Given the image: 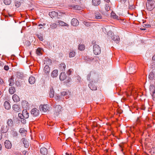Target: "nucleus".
Listing matches in <instances>:
<instances>
[{
    "label": "nucleus",
    "instance_id": "nucleus-26",
    "mask_svg": "<svg viewBox=\"0 0 155 155\" xmlns=\"http://www.w3.org/2000/svg\"><path fill=\"white\" fill-rule=\"evenodd\" d=\"M94 74V73L93 72H91L88 74L87 76V79L88 81H90L93 79V75Z\"/></svg>",
    "mask_w": 155,
    "mask_h": 155
},
{
    "label": "nucleus",
    "instance_id": "nucleus-28",
    "mask_svg": "<svg viewBox=\"0 0 155 155\" xmlns=\"http://www.w3.org/2000/svg\"><path fill=\"white\" fill-rule=\"evenodd\" d=\"M58 71L57 70H54L51 73V76L53 77H56L58 76Z\"/></svg>",
    "mask_w": 155,
    "mask_h": 155
},
{
    "label": "nucleus",
    "instance_id": "nucleus-10",
    "mask_svg": "<svg viewBox=\"0 0 155 155\" xmlns=\"http://www.w3.org/2000/svg\"><path fill=\"white\" fill-rule=\"evenodd\" d=\"M4 144L5 148L7 149H9L12 147V143L8 140H6Z\"/></svg>",
    "mask_w": 155,
    "mask_h": 155
},
{
    "label": "nucleus",
    "instance_id": "nucleus-16",
    "mask_svg": "<svg viewBox=\"0 0 155 155\" xmlns=\"http://www.w3.org/2000/svg\"><path fill=\"white\" fill-rule=\"evenodd\" d=\"M93 5L95 6H98L101 3V0H92V2Z\"/></svg>",
    "mask_w": 155,
    "mask_h": 155
},
{
    "label": "nucleus",
    "instance_id": "nucleus-60",
    "mask_svg": "<svg viewBox=\"0 0 155 155\" xmlns=\"http://www.w3.org/2000/svg\"><path fill=\"white\" fill-rule=\"evenodd\" d=\"M137 122H139L140 121H139V119L138 118L137 120Z\"/></svg>",
    "mask_w": 155,
    "mask_h": 155
},
{
    "label": "nucleus",
    "instance_id": "nucleus-25",
    "mask_svg": "<svg viewBox=\"0 0 155 155\" xmlns=\"http://www.w3.org/2000/svg\"><path fill=\"white\" fill-rule=\"evenodd\" d=\"M12 108L13 110L16 112H18L20 111V108L18 106L17 104H14Z\"/></svg>",
    "mask_w": 155,
    "mask_h": 155
},
{
    "label": "nucleus",
    "instance_id": "nucleus-8",
    "mask_svg": "<svg viewBox=\"0 0 155 155\" xmlns=\"http://www.w3.org/2000/svg\"><path fill=\"white\" fill-rule=\"evenodd\" d=\"M39 108L41 110H42L44 112H46L48 110V107L47 104L43 105H41L39 106Z\"/></svg>",
    "mask_w": 155,
    "mask_h": 155
},
{
    "label": "nucleus",
    "instance_id": "nucleus-11",
    "mask_svg": "<svg viewBox=\"0 0 155 155\" xmlns=\"http://www.w3.org/2000/svg\"><path fill=\"white\" fill-rule=\"evenodd\" d=\"M135 67L133 65H130L129 69V73L130 74H133L135 72Z\"/></svg>",
    "mask_w": 155,
    "mask_h": 155
},
{
    "label": "nucleus",
    "instance_id": "nucleus-31",
    "mask_svg": "<svg viewBox=\"0 0 155 155\" xmlns=\"http://www.w3.org/2000/svg\"><path fill=\"white\" fill-rule=\"evenodd\" d=\"M75 52L73 50L70 51L69 54V57L70 58L73 57L75 56Z\"/></svg>",
    "mask_w": 155,
    "mask_h": 155
},
{
    "label": "nucleus",
    "instance_id": "nucleus-36",
    "mask_svg": "<svg viewBox=\"0 0 155 155\" xmlns=\"http://www.w3.org/2000/svg\"><path fill=\"white\" fill-rule=\"evenodd\" d=\"M8 81L9 82V85L10 86H12L14 85V82L13 79L12 78H10L8 80Z\"/></svg>",
    "mask_w": 155,
    "mask_h": 155
},
{
    "label": "nucleus",
    "instance_id": "nucleus-44",
    "mask_svg": "<svg viewBox=\"0 0 155 155\" xmlns=\"http://www.w3.org/2000/svg\"><path fill=\"white\" fill-rule=\"evenodd\" d=\"M20 119H21V121L22 123L24 124L26 123L25 118L22 117L21 118H20Z\"/></svg>",
    "mask_w": 155,
    "mask_h": 155
},
{
    "label": "nucleus",
    "instance_id": "nucleus-37",
    "mask_svg": "<svg viewBox=\"0 0 155 155\" xmlns=\"http://www.w3.org/2000/svg\"><path fill=\"white\" fill-rule=\"evenodd\" d=\"M60 67L62 70H65L66 68L65 64L64 63H62L60 64Z\"/></svg>",
    "mask_w": 155,
    "mask_h": 155
},
{
    "label": "nucleus",
    "instance_id": "nucleus-48",
    "mask_svg": "<svg viewBox=\"0 0 155 155\" xmlns=\"http://www.w3.org/2000/svg\"><path fill=\"white\" fill-rule=\"evenodd\" d=\"M4 69L6 71H8L9 69V68L8 66L7 65H5L4 67Z\"/></svg>",
    "mask_w": 155,
    "mask_h": 155
},
{
    "label": "nucleus",
    "instance_id": "nucleus-14",
    "mask_svg": "<svg viewBox=\"0 0 155 155\" xmlns=\"http://www.w3.org/2000/svg\"><path fill=\"white\" fill-rule=\"evenodd\" d=\"M57 23H58V25L61 26H68L69 25L66 23H65L64 21L61 20H58L56 21Z\"/></svg>",
    "mask_w": 155,
    "mask_h": 155
},
{
    "label": "nucleus",
    "instance_id": "nucleus-38",
    "mask_svg": "<svg viewBox=\"0 0 155 155\" xmlns=\"http://www.w3.org/2000/svg\"><path fill=\"white\" fill-rule=\"evenodd\" d=\"M105 8V9L107 11H109L110 10V6L109 4L108 3V4H106Z\"/></svg>",
    "mask_w": 155,
    "mask_h": 155
},
{
    "label": "nucleus",
    "instance_id": "nucleus-51",
    "mask_svg": "<svg viewBox=\"0 0 155 155\" xmlns=\"http://www.w3.org/2000/svg\"><path fill=\"white\" fill-rule=\"evenodd\" d=\"M3 83V81L2 79H0V84H2Z\"/></svg>",
    "mask_w": 155,
    "mask_h": 155
},
{
    "label": "nucleus",
    "instance_id": "nucleus-49",
    "mask_svg": "<svg viewBox=\"0 0 155 155\" xmlns=\"http://www.w3.org/2000/svg\"><path fill=\"white\" fill-rule=\"evenodd\" d=\"M143 27L146 28H149L150 27V25L148 24H144Z\"/></svg>",
    "mask_w": 155,
    "mask_h": 155
},
{
    "label": "nucleus",
    "instance_id": "nucleus-33",
    "mask_svg": "<svg viewBox=\"0 0 155 155\" xmlns=\"http://www.w3.org/2000/svg\"><path fill=\"white\" fill-rule=\"evenodd\" d=\"M85 47L84 45L83 44H79L78 46V49L81 51L84 49Z\"/></svg>",
    "mask_w": 155,
    "mask_h": 155
},
{
    "label": "nucleus",
    "instance_id": "nucleus-2",
    "mask_svg": "<svg viewBox=\"0 0 155 155\" xmlns=\"http://www.w3.org/2000/svg\"><path fill=\"white\" fill-rule=\"evenodd\" d=\"M93 49L94 53L96 55H98L101 53V48L99 45L97 44L94 45Z\"/></svg>",
    "mask_w": 155,
    "mask_h": 155
},
{
    "label": "nucleus",
    "instance_id": "nucleus-24",
    "mask_svg": "<svg viewBox=\"0 0 155 155\" xmlns=\"http://www.w3.org/2000/svg\"><path fill=\"white\" fill-rule=\"evenodd\" d=\"M54 90L53 87H51L50 88L49 94L50 97L53 98L54 97Z\"/></svg>",
    "mask_w": 155,
    "mask_h": 155
},
{
    "label": "nucleus",
    "instance_id": "nucleus-5",
    "mask_svg": "<svg viewBox=\"0 0 155 155\" xmlns=\"http://www.w3.org/2000/svg\"><path fill=\"white\" fill-rule=\"evenodd\" d=\"M31 114L33 116L37 117L39 115V111L38 109L34 108L31 110Z\"/></svg>",
    "mask_w": 155,
    "mask_h": 155
},
{
    "label": "nucleus",
    "instance_id": "nucleus-39",
    "mask_svg": "<svg viewBox=\"0 0 155 155\" xmlns=\"http://www.w3.org/2000/svg\"><path fill=\"white\" fill-rule=\"evenodd\" d=\"M4 3L6 5L10 4L11 2V0H4Z\"/></svg>",
    "mask_w": 155,
    "mask_h": 155
},
{
    "label": "nucleus",
    "instance_id": "nucleus-58",
    "mask_svg": "<svg viewBox=\"0 0 155 155\" xmlns=\"http://www.w3.org/2000/svg\"><path fill=\"white\" fill-rule=\"evenodd\" d=\"M2 149V145L0 144V150H1Z\"/></svg>",
    "mask_w": 155,
    "mask_h": 155
},
{
    "label": "nucleus",
    "instance_id": "nucleus-45",
    "mask_svg": "<svg viewBox=\"0 0 155 155\" xmlns=\"http://www.w3.org/2000/svg\"><path fill=\"white\" fill-rule=\"evenodd\" d=\"M17 77L18 78H21L23 77V75L21 74L20 72H18L17 73Z\"/></svg>",
    "mask_w": 155,
    "mask_h": 155
},
{
    "label": "nucleus",
    "instance_id": "nucleus-29",
    "mask_svg": "<svg viewBox=\"0 0 155 155\" xmlns=\"http://www.w3.org/2000/svg\"><path fill=\"white\" fill-rule=\"evenodd\" d=\"M7 124L8 126L9 127H12L13 124V121L11 119H8L7 121Z\"/></svg>",
    "mask_w": 155,
    "mask_h": 155
},
{
    "label": "nucleus",
    "instance_id": "nucleus-17",
    "mask_svg": "<svg viewBox=\"0 0 155 155\" xmlns=\"http://www.w3.org/2000/svg\"><path fill=\"white\" fill-rule=\"evenodd\" d=\"M67 76L65 73L64 72H62L60 75V79L61 81H63L66 78Z\"/></svg>",
    "mask_w": 155,
    "mask_h": 155
},
{
    "label": "nucleus",
    "instance_id": "nucleus-50",
    "mask_svg": "<svg viewBox=\"0 0 155 155\" xmlns=\"http://www.w3.org/2000/svg\"><path fill=\"white\" fill-rule=\"evenodd\" d=\"M72 72L71 70V69H69L67 73L68 74L70 75L71 74V73Z\"/></svg>",
    "mask_w": 155,
    "mask_h": 155
},
{
    "label": "nucleus",
    "instance_id": "nucleus-53",
    "mask_svg": "<svg viewBox=\"0 0 155 155\" xmlns=\"http://www.w3.org/2000/svg\"><path fill=\"white\" fill-rule=\"evenodd\" d=\"M65 154L66 155H73V154L71 153L70 154L69 153H66Z\"/></svg>",
    "mask_w": 155,
    "mask_h": 155
},
{
    "label": "nucleus",
    "instance_id": "nucleus-22",
    "mask_svg": "<svg viewBox=\"0 0 155 155\" xmlns=\"http://www.w3.org/2000/svg\"><path fill=\"white\" fill-rule=\"evenodd\" d=\"M113 39L117 43H119L120 41V38L119 36L117 35H114Z\"/></svg>",
    "mask_w": 155,
    "mask_h": 155
},
{
    "label": "nucleus",
    "instance_id": "nucleus-42",
    "mask_svg": "<svg viewBox=\"0 0 155 155\" xmlns=\"http://www.w3.org/2000/svg\"><path fill=\"white\" fill-rule=\"evenodd\" d=\"M153 73L152 72H151L150 73L149 75V78L150 80H152L153 78Z\"/></svg>",
    "mask_w": 155,
    "mask_h": 155
},
{
    "label": "nucleus",
    "instance_id": "nucleus-35",
    "mask_svg": "<svg viewBox=\"0 0 155 155\" xmlns=\"http://www.w3.org/2000/svg\"><path fill=\"white\" fill-rule=\"evenodd\" d=\"M111 15L112 18L115 19H117V20H119V17L117 15H116L114 13H111Z\"/></svg>",
    "mask_w": 155,
    "mask_h": 155
},
{
    "label": "nucleus",
    "instance_id": "nucleus-21",
    "mask_svg": "<svg viewBox=\"0 0 155 155\" xmlns=\"http://www.w3.org/2000/svg\"><path fill=\"white\" fill-rule=\"evenodd\" d=\"M4 106L7 110H9L11 108L10 103L7 101H5L4 103Z\"/></svg>",
    "mask_w": 155,
    "mask_h": 155
},
{
    "label": "nucleus",
    "instance_id": "nucleus-23",
    "mask_svg": "<svg viewBox=\"0 0 155 155\" xmlns=\"http://www.w3.org/2000/svg\"><path fill=\"white\" fill-rule=\"evenodd\" d=\"M13 101L15 102H17L19 101L20 98L16 94H15L12 96Z\"/></svg>",
    "mask_w": 155,
    "mask_h": 155
},
{
    "label": "nucleus",
    "instance_id": "nucleus-55",
    "mask_svg": "<svg viewBox=\"0 0 155 155\" xmlns=\"http://www.w3.org/2000/svg\"><path fill=\"white\" fill-rule=\"evenodd\" d=\"M27 153V151H24L23 152V154H25L26 153Z\"/></svg>",
    "mask_w": 155,
    "mask_h": 155
},
{
    "label": "nucleus",
    "instance_id": "nucleus-56",
    "mask_svg": "<svg viewBox=\"0 0 155 155\" xmlns=\"http://www.w3.org/2000/svg\"><path fill=\"white\" fill-rule=\"evenodd\" d=\"M107 3H108L110 2V0H104Z\"/></svg>",
    "mask_w": 155,
    "mask_h": 155
},
{
    "label": "nucleus",
    "instance_id": "nucleus-18",
    "mask_svg": "<svg viewBox=\"0 0 155 155\" xmlns=\"http://www.w3.org/2000/svg\"><path fill=\"white\" fill-rule=\"evenodd\" d=\"M28 81L31 84H33L35 81V78L32 76L30 77L28 79Z\"/></svg>",
    "mask_w": 155,
    "mask_h": 155
},
{
    "label": "nucleus",
    "instance_id": "nucleus-27",
    "mask_svg": "<svg viewBox=\"0 0 155 155\" xmlns=\"http://www.w3.org/2000/svg\"><path fill=\"white\" fill-rule=\"evenodd\" d=\"M89 87L92 90H96L97 89V87L94 84L91 83L88 84Z\"/></svg>",
    "mask_w": 155,
    "mask_h": 155
},
{
    "label": "nucleus",
    "instance_id": "nucleus-12",
    "mask_svg": "<svg viewBox=\"0 0 155 155\" xmlns=\"http://www.w3.org/2000/svg\"><path fill=\"white\" fill-rule=\"evenodd\" d=\"M71 23L72 25L73 26H76L78 25L79 22L77 19L74 18L72 19Z\"/></svg>",
    "mask_w": 155,
    "mask_h": 155
},
{
    "label": "nucleus",
    "instance_id": "nucleus-52",
    "mask_svg": "<svg viewBox=\"0 0 155 155\" xmlns=\"http://www.w3.org/2000/svg\"><path fill=\"white\" fill-rule=\"evenodd\" d=\"M45 25V24H44V23L43 24V25H42V24H39L38 25V26H44V25Z\"/></svg>",
    "mask_w": 155,
    "mask_h": 155
},
{
    "label": "nucleus",
    "instance_id": "nucleus-6",
    "mask_svg": "<svg viewBox=\"0 0 155 155\" xmlns=\"http://www.w3.org/2000/svg\"><path fill=\"white\" fill-rule=\"evenodd\" d=\"M21 143L24 144V147L25 148H28L29 146L28 142L27 139L25 138H22L21 140Z\"/></svg>",
    "mask_w": 155,
    "mask_h": 155
},
{
    "label": "nucleus",
    "instance_id": "nucleus-9",
    "mask_svg": "<svg viewBox=\"0 0 155 155\" xmlns=\"http://www.w3.org/2000/svg\"><path fill=\"white\" fill-rule=\"evenodd\" d=\"M61 95L65 96L66 99H68L71 96V93L69 91H64L61 93Z\"/></svg>",
    "mask_w": 155,
    "mask_h": 155
},
{
    "label": "nucleus",
    "instance_id": "nucleus-32",
    "mask_svg": "<svg viewBox=\"0 0 155 155\" xmlns=\"http://www.w3.org/2000/svg\"><path fill=\"white\" fill-rule=\"evenodd\" d=\"M43 51L42 49L41 48H38L36 50V53L37 55H40L42 54Z\"/></svg>",
    "mask_w": 155,
    "mask_h": 155
},
{
    "label": "nucleus",
    "instance_id": "nucleus-43",
    "mask_svg": "<svg viewBox=\"0 0 155 155\" xmlns=\"http://www.w3.org/2000/svg\"><path fill=\"white\" fill-rule=\"evenodd\" d=\"M19 132L21 134H24L25 133V132L26 131H25V130L24 129V128H21L19 130Z\"/></svg>",
    "mask_w": 155,
    "mask_h": 155
},
{
    "label": "nucleus",
    "instance_id": "nucleus-54",
    "mask_svg": "<svg viewBox=\"0 0 155 155\" xmlns=\"http://www.w3.org/2000/svg\"><path fill=\"white\" fill-rule=\"evenodd\" d=\"M15 6L17 7H19V6L20 5L19 4H18V3H16L15 4Z\"/></svg>",
    "mask_w": 155,
    "mask_h": 155
},
{
    "label": "nucleus",
    "instance_id": "nucleus-59",
    "mask_svg": "<svg viewBox=\"0 0 155 155\" xmlns=\"http://www.w3.org/2000/svg\"><path fill=\"white\" fill-rule=\"evenodd\" d=\"M140 29L142 30H145L146 29L145 28H140Z\"/></svg>",
    "mask_w": 155,
    "mask_h": 155
},
{
    "label": "nucleus",
    "instance_id": "nucleus-3",
    "mask_svg": "<svg viewBox=\"0 0 155 155\" xmlns=\"http://www.w3.org/2000/svg\"><path fill=\"white\" fill-rule=\"evenodd\" d=\"M18 116L20 118L23 117L28 118L29 117V113L27 110H24L22 111V114H18Z\"/></svg>",
    "mask_w": 155,
    "mask_h": 155
},
{
    "label": "nucleus",
    "instance_id": "nucleus-62",
    "mask_svg": "<svg viewBox=\"0 0 155 155\" xmlns=\"http://www.w3.org/2000/svg\"><path fill=\"white\" fill-rule=\"evenodd\" d=\"M42 28V27H40V28H39V29H41V28Z\"/></svg>",
    "mask_w": 155,
    "mask_h": 155
},
{
    "label": "nucleus",
    "instance_id": "nucleus-1",
    "mask_svg": "<svg viewBox=\"0 0 155 155\" xmlns=\"http://www.w3.org/2000/svg\"><path fill=\"white\" fill-rule=\"evenodd\" d=\"M146 6L147 10L152 11L155 7V2L153 0H147Z\"/></svg>",
    "mask_w": 155,
    "mask_h": 155
},
{
    "label": "nucleus",
    "instance_id": "nucleus-46",
    "mask_svg": "<svg viewBox=\"0 0 155 155\" xmlns=\"http://www.w3.org/2000/svg\"><path fill=\"white\" fill-rule=\"evenodd\" d=\"M154 91L153 92L152 96L153 98H155V87H154Z\"/></svg>",
    "mask_w": 155,
    "mask_h": 155
},
{
    "label": "nucleus",
    "instance_id": "nucleus-47",
    "mask_svg": "<svg viewBox=\"0 0 155 155\" xmlns=\"http://www.w3.org/2000/svg\"><path fill=\"white\" fill-rule=\"evenodd\" d=\"M4 127H5L4 126H2V130L3 132L5 133L7 132V131L8 130V129L6 128V129L5 130H3V128Z\"/></svg>",
    "mask_w": 155,
    "mask_h": 155
},
{
    "label": "nucleus",
    "instance_id": "nucleus-61",
    "mask_svg": "<svg viewBox=\"0 0 155 155\" xmlns=\"http://www.w3.org/2000/svg\"><path fill=\"white\" fill-rule=\"evenodd\" d=\"M2 92L1 91H0V95L2 94Z\"/></svg>",
    "mask_w": 155,
    "mask_h": 155
},
{
    "label": "nucleus",
    "instance_id": "nucleus-41",
    "mask_svg": "<svg viewBox=\"0 0 155 155\" xmlns=\"http://www.w3.org/2000/svg\"><path fill=\"white\" fill-rule=\"evenodd\" d=\"M51 28H52V29H54L56 28L57 27V25L56 23H52L50 25Z\"/></svg>",
    "mask_w": 155,
    "mask_h": 155
},
{
    "label": "nucleus",
    "instance_id": "nucleus-7",
    "mask_svg": "<svg viewBox=\"0 0 155 155\" xmlns=\"http://www.w3.org/2000/svg\"><path fill=\"white\" fill-rule=\"evenodd\" d=\"M21 105L24 110H27L29 109V105L28 102L26 101H22Z\"/></svg>",
    "mask_w": 155,
    "mask_h": 155
},
{
    "label": "nucleus",
    "instance_id": "nucleus-15",
    "mask_svg": "<svg viewBox=\"0 0 155 155\" xmlns=\"http://www.w3.org/2000/svg\"><path fill=\"white\" fill-rule=\"evenodd\" d=\"M95 18L96 19H102V15L98 11H96L94 13Z\"/></svg>",
    "mask_w": 155,
    "mask_h": 155
},
{
    "label": "nucleus",
    "instance_id": "nucleus-40",
    "mask_svg": "<svg viewBox=\"0 0 155 155\" xmlns=\"http://www.w3.org/2000/svg\"><path fill=\"white\" fill-rule=\"evenodd\" d=\"M37 36L39 40L41 41H43V38L41 34H37Z\"/></svg>",
    "mask_w": 155,
    "mask_h": 155
},
{
    "label": "nucleus",
    "instance_id": "nucleus-34",
    "mask_svg": "<svg viewBox=\"0 0 155 155\" xmlns=\"http://www.w3.org/2000/svg\"><path fill=\"white\" fill-rule=\"evenodd\" d=\"M72 7L76 10H80L81 9V7L78 5H72Z\"/></svg>",
    "mask_w": 155,
    "mask_h": 155
},
{
    "label": "nucleus",
    "instance_id": "nucleus-57",
    "mask_svg": "<svg viewBox=\"0 0 155 155\" xmlns=\"http://www.w3.org/2000/svg\"><path fill=\"white\" fill-rule=\"evenodd\" d=\"M152 59H153L155 60V54L152 57Z\"/></svg>",
    "mask_w": 155,
    "mask_h": 155
},
{
    "label": "nucleus",
    "instance_id": "nucleus-13",
    "mask_svg": "<svg viewBox=\"0 0 155 155\" xmlns=\"http://www.w3.org/2000/svg\"><path fill=\"white\" fill-rule=\"evenodd\" d=\"M47 149L45 147H43L40 149V153L41 154L43 155H46L48 154Z\"/></svg>",
    "mask_w": 155,
    "mask_h": 155
},
{
    "label": "nucleus",
    "instance_id": "nucleus-20",
    "mask_svg": "<svg viewBox=\"0 0 155 155\" xmlns=\"http://www.w3.org/2000/svg\"><path fill=\"white\" fill-rule=\"evenodd\" d=\"M49 15L51 18H52L57 16L58 13L57 12L55 11H52L50 12L49 13Z\"/></svg>",
    "mask_w": 155,
    "mask_h": 155
},
{
    "label": "nucleus",
    "instance_id": "nucleus-19",
    "mask_svg": "<svg viewBox=\"0 0 155 155\" xmlns=\"http://www.w3.org/2000/svg\"><path fill=\"white\" fill-rule=\"evenodd\" d=\"M50 70V68L47 65H46L44 68V72L46 74H48L49 73Z\"/></svg>",
    "mask_w": 155,
    "mask_h": 155
},
{
    "label": "nucleus",
    "instance_id": "nucleus-30",
    "mask_svg": "<svg viewBox=\"0 0 155 155\" xmlns=\"http://www.w3.org/2000/svg\"><path fill=\"white\" fill-rule=\"evenodd\" d=\"M9 93L11 94H13L15 91V88L14 87H12L9 88Z\"/></svg>",
    "mask_w": 155,
    "mask_h": 155
},
{
    "label": "nucleus",
    "instance_id": "nucleus-4",
    "mask_svg": "<svg viewBox=\"0 0 155 155\" xmlns=\"http://www.w3.org/2000/svg\"><path fill=\"white\" fill-rule=\"evenodd\" d=\"M54 113L58 116L61 113L62 107L60 105H55L54 106Z\"/></svg>",
    "mask_w": 155,
    "mask_h": 155
}]
</instances>
